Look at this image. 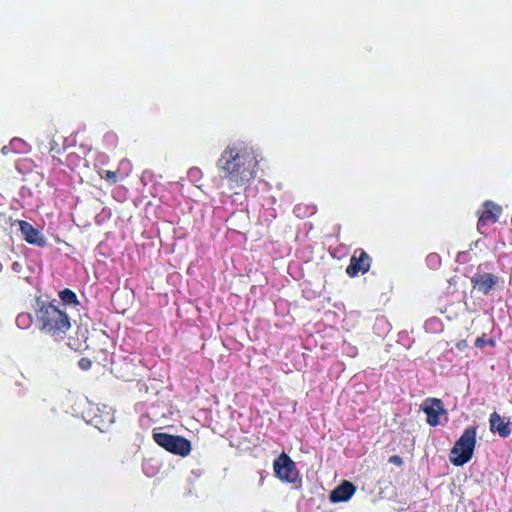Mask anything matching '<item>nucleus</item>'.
I'll list each match as a JSON object with an SVG mask.
<instances>
[{
  "instance_id": "f257e3e1",
  "label": "nucleus",
  "mask_w": 512,
  "mask_h": 512,
  "mask_svg": "<svg viewBox=\"0 0 512 512\" xmlns=\"http://www.w3.org/2000/svg\"><path fill=\"white\" fill-rule=\"evenodd\" d=\"M220 178L231 190L247 187L256 177L258 160L252 147L243 141L229 144L216 162Z\"/></svg>"
},
{
  "instance_id": "f03ea898",
  "label": "nucleus",
  "mask_w": 512,
  "mask_h": 512,
  "mask_svg": "<svg viewBox=\"0 0 512 512\" xmlns=\"http://www.w3.org/2000/svg\"><path fill=\"white\" fill-rule=\"evenodd\" d=\"M35 323L44 334L51 336L56 341L64 339L71 328L68 314L61 310L53 302H45L37 299L35 309Z\"/></svg>"
},
{
  "instance_id": "7ed1b4c3",
  "label": "nucleus",
  "mask_w": 512,
  "mask_h": 512,
  "mask_svg": "<svg viewBox=\"0 0 512 512\" xmlns=\"http://www.w3.org/2000/svg\"><path fill=\"white\" fill-rule=\"evenodd\" d=\"M477 426L467 427L451 449L449 459L455 466H463L472 459L476 446Z\"/></svg>"
},
{
  "instance_id": "20e7f679",
  "label": "nucleus",
  "mask_w": 512,
  "mask_h": 512,
  "mask_svg": "<svg viewBox=\"0 0 512 512\" xmlns=\"http://www.w3.org/2000/svg\"><path fill=\"white\" fill-rule=\"evenodd\" d=\"M153 440L166 451L181 457L188 456L192 449L191 442L179 435H172L166 432H154Z\"/></svg>"
},
{
  "instance_id": "39448f33",
  "label": "nucleus",
  "mask_w": 512,
  "mask_h": 512,
  "mask_svg": "<svg viewBox=\"0 0 512 512\" xmlns=\"http://www.w3.org/2000/svg\"><path fill=\"white\" fill-rule=\"evenodd\" d=\"M273 468L275 475L287 483H294L299 476L295 462L286 453H282L274 460Z\"/></svg>"
},
{
  "instance_id": "423d86ee",
  "label": "nucleus",
  "mask_w": 512,
  "mask_h": 512,
  "mask_svg": "<svg viewBox=\"0 0 512 512\" xmlns=\"http://www.w3.org/2000/svg\"><path fill=\"white\" fill-rule=\"evenodd\" d=\"M371 266V258L367 252L362 248H358L354 251L350 263L346 268V273L350 277H355L359 273H366L369 271Z\"/></svg>"
},
{
  "instance_id": "0eeeda50",
  "label": "nucleus",
  "mask_w": 512,
  "mask_h": 512,
  "mask_svg": "<svg viewBox=\"0 0 512 512\" xmlns=\"http://www.w3.org/2000/svg\"><path fill=\"white\" fill-rule=\"evenodd\" d=\"M422 410L427 416V423L432 427L438 426L441 423L440 416L446 414L443 402L438 398H427L422 405Z\"/></svg>"
},
{
  "instance_id": "6e6552de",
  "label": "nucleus",
  "mask_w": 512,
  "mask_h": 512,
  "mask_svg": "<svg viewBox=\"0 0 512 512\" xmlns=\"http://www.w3.org/2000/svg\"><path fill=\"white\" fill-rule=\"evenodd\" d=\"M482 206L483 210L477 212L478 229L485 226L488 222L496 223L502 214V207L491 200L484 201Z\"/></svg>"
},
{
  "instance_id": "1a4fd4ad",
  "label": "nucleus",
  "mask_w": 512,
  "mask_h": 512,
  "mask_svg": "<svg viewBox=\"0 0 512 512\" xmlns=\"http://www.w3.org/2000/svg\"><path fill=\"white\" fill-rule=\"evenodd\" d=\"M19 229L24 240L32 245H37L39 247H44L47 244L46 238L41 234V232L34 228L29 222L25 220L18 221Z\"/></svg>"
},
{
  "instance_id": "9d476101",
  "label": "nucleus",
  "mask_w": 512,
  "mask_h": 512,
  "mask_svg": "<svg viewBox=\"0 0 512 512\" xmlns=\"http://www.w3.org/2000/svg\"><path fill=\"white\" fill-rule=\"evenodd\" d=\"M471 283L474 289L488 295L498 283V277L491 273H476L471 278Z\"/></svg>"
},
{
  "instance_id": "9b49d317",
  "label": "nucleus",
  "mask_w": 512,
  "mask_h": 512,
  "mask_svg": "<svg viewBox=\"0 0 512 512\" xmlns=\"http://www.w3.org/2000/svg\"><path fill=\"white\" fill-rule=\"evenodd\" d=\"M355 491V485L350 481L344 480L340 485L331 491L329 499L332 503L345 502L353 496Z\"/></svg>"
},
{
  "instance_id": "f8f14e48",
  "label": "nucleus",
  "mask_w": 512,
  "mask_h": 512,
  "mask_svg": "<svg viewBox=\"0 0 512 512\" xmlns=\"http://www.w3.org/2000/svg\"><path fill=\"white\" fill-rule=\"evenodd\" d=\"M490 430L497 432L501 437H508L511 434L510 423L504 421L497 412L490 415Z\"/></svg>"
},
{
  "instance_id": "ddd939ff",
  "label": "nucleus",
  "mask_w": 512,
  "mask_h": 512,
  "mask_svg": "<svg viewBox=\"0 0 512 512\" xmlns=\"http://www.w3.org/2000/svg\"><path fill=\"white\" fill-rule=\"evenodd\" d=\"M23 379V374L20 371L13 369L7 377V386L14 390L17 395L22 396L25 394Z\"/></svg>"
},
{
  "instance_id": "4468645a",
  "label": "nucleus",
  "mask_w": 512,
  "mask_h": 512,
  "mask_svg": "<svg viewBox=\"0 0 512 512\" xmlns=\"http://www.w3.org/2000/svg\"><path fill=\"white\" fill-rule=\"evenodd\" d=\"M33 324V316L29 312H22L16 317V325L20 329H28Z\"/></svg>"
},
{
  "instance_id": "2eb2a0df",
  "label": "nucleus",
  "mask_w": 512,
  "mask_h": 512,
  "mask_svg": "<svg viewBox=\"0 0 512 512\" xmlns=\"http://www.w3.org/2000/svg\"><path fill=\"white\" fill-rule=\"evenodd\" d=\"M59 297L66 304L76 305L79 303L75 292L68 288H65L64 290L60 291Z\"/></svg>"
},
{
  "instance_id": "dca6fc26",
  "label": "nucleus",
  "mask_w": 512,
  "mask_h": 512,
  "mask_svg": "<svg viewBox=\"0 0 512 512\" xmlns=\"http://www.w3.org/2000/svg\"><path fill=\"white\" fill-rule=\"evenodd\" d=\"M81 161V156L75 152H72L67 155L65 165L70 169H74L75 167L79 166Z\"/></svg>"
},
{
  "instance_id": "f3484780",
  "label": "nucleus",
  "mask_w": 512,
  "mask_h": 512,
  "mask_svg": "<svg viewBox=\"0 0 512 512\" xmlns=\"http://www.w3.org/2000/svg\"><path fill=\"white\" fill-rule=\"evenodd\" d=\"M99 175L110 184H115L118 181L117 171L102 170L99 172Z\"/></svg>"
},
{
  "instance_id": "a211bd4d",
  "label": "nucleus",
  "mask_w": 512,
  "mask_h": 512,
  "mask_svg": "<svg viewBox=\"0 0 512 512\" xmlns=\"http://www.w3.org/2000/svg\"><path fill=\"white\" fill-rule=\"evenodd\" d=\"M426 262L430 267H437L441 263V259L438 254H429L426 258Z\"/></svg>"
},
{
  "instance_id": "6ab92c4d",
  "label": "nucleus",
  "mask_w": 512,
  "mask_h": 512,
  "mask_svg": "<svg viewBox=\"0 0 512 512\" xmlns=\"http://www.w3.org/2000/svg\"><path fill=\"white\" fill-rule=\"evenodd\" d=\"M78 366H79V368L81 370L87 371V370H89L92 367V361L89 358H87V357H82L78 361Z\"/></svg>"
},
{
  "instance_id": "aec40b11",
  "label": "nucleus",
  "mask_w": 512,
  "mask_h": 512,
  "mask_svg": "<svg viewBox=\"0 0 512 512\" xmlns=\"http://www.w3.org/2000/svg\"><path fill=\"white\" fill-rule=\"evenodd\" d=\"M389 463H392L397 466H402L403 459L399 455H392L389 457Z\"/></svg>"
},
{
  "instance_id": "412c9836",
  "label": "nucleus",
  "mask_w": 512,
  "mask_h": 512,
  "mask_svg": "<svg viewBox=\"0 0 512 512\" xmlns=\"http://www.w3.org/2000/svg\"><path fill=\"white\" fill-rule=\"evenodd\" d=\"M49 153L52 155V154H60L61 153V149L58 147V145L53 141V143H51V147L49 149Z\"/></svg>"
},
{
  "instance_id": "4be33fe9",
  "label": "nucleus",
  "mask_w": 512,
  "mask_h": 512,
  "mask_svg": "<svg viewBox=\"0 0 512 512\" xmlns=\"http://www.w3.org/2000/svg\"><path fill=\"white\" fill-rule=\"evenodd\" d=\"M51 158L54 166L65 165V162H63L56 154H52Z\"/></svg>"
},
{
  "instance_id": "5701e85b",
  "label": "nucleus",
  "mask_w": 512,
  "mask_h": 512,
  "mask_svg": "<svg viewBox=\"0 0 512 512\" xmlns=\"http://www.w3.org/2000/svg\"><path fill=\"white\" fill-rule=\"evenodd\" d=\"M201 173L200 169L198 168H191L188 172V175L189 177L191 178H196L197 175H199Z\"/></svg>"
},
{
  "instance_id": "b1692460",
  "label": "nucleus",
  "mask_w": 512,
  "mask_h": 512,
  "mask_svg": "<svg viewBox=\"0 0 512 512\" xmlns=\"http://www.w3.org/2000/svg\"><path fill=\"white\" fill-rule=\"evenodd\" d=\"M485 343H486V341H485V339H484V338H482V337H478V338L475 340V346H476L477 348H483V347H484V345H485Z\"/></svg>"
},
{
  "instance_id": "393cba45",
  "label": "nucleus",
  "mask_w": 512,
  "mask_h": 512,
  "mask_svg": "<svg viewBox=\"0 0 512 512\" xmlns=\"http://www.w3.org/2000/svg\"><path fill=\"white\" fill-rule=\"evenodd\" d=\"M9 149L10 148L8 146H3L1 149L2 154L7 155L9 152Z\"/></svg>"
},
{
  "instance_id": "a878e982",
  "label": "nucleus",
  "mask_w": 512,
  "mask_h": 512,
  "mask_svg": "<svg viewBox=\"0 0 512 512\" xmlns=\"http://www.w3.org/2000/svg\"><path fill=\"white\" fill-rule=\"evenodd\" d=\"M299 210H300V207H298V206L295 207V209H294L295 213H297Z\"/></svg>"
}]
</instances>
